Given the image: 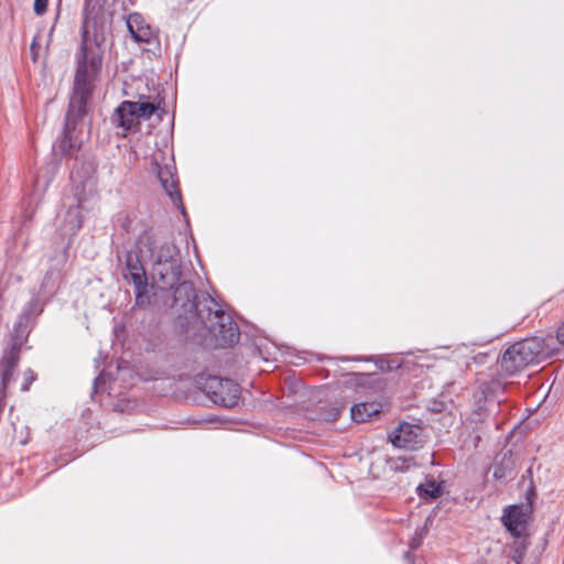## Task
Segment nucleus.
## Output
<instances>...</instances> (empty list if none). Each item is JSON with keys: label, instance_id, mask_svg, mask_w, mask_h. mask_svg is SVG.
Masks as SVG:
<instances>
[{"label": "nucleus", "instance_id": "20e7f679", "mask_svg": "<svg viewBox=\"0 0 564 564\" xmlns=\"http://www.w3.org/2000/svg\"><path fill=\"white\" fill-rule=\"evenodd\" d=\"M160 106L161 100L158 98L152 101L145 97H141L138 101H123L116 109L112 120L123 131H132L138 128L141 119H149Z\"/></svg>", "mask_w": 564, "mask_h": 564}, {"label": "nucleus", "instance_id": "aec40b11", "mask_svg": "<svg viewBox=\"0 0 564 564\" xmlns=\"http://www.w3.org/2000/svg\"><path fill=\"white\" fill-rule=\"evenodd\" d=\"M378 367L383 370V371H389V370H392V369H395L398 368L399 366L394 365L393 362L391 361H386V360H381L378 365Z\"/></svg>", "mask_w": 564, "mask_h": 564}, {"label": "nucleus", "instance_id": "f8f14e48", "mask_svg": "<svg viewBox=\"0 0 564 564\" xmlns=\"http://www.w3.org/2000/svg\"><path fill=\"white\" fill-rule=\"evenodd\" d=\"M381 404L376 402H362L351 406V417L355 422H366L381 412Z\"/></svg>", "mask_w": 564, "mask_h": 564}, {"label": "nucleus", "instance_id": "1a4fd4ad", "mask_svg": "<svg viewBox=\"0 0 564 564\" xmlns=\"http://www.w3.org/2000/svg\"><path fill=\"white\" fill-rule=\"evenodd\" d=\"M127 28L135 42L150 43L155 40V32L139 13H131L127 19Z\"/></svg>", "mask_w": 564, "mask_h": 564}, {"label": "nucleus", "instance_id": "f3484780", "mask_svg": "<svg viewBox=\"0 0 564 564\" xmlns=\"http://www.w3.org/2000/svg\"><path fill=\"white\" fill-rule=\"evenodd\" d=\"M35 380L34 372L31 369L24 371L22 391H28L32 382Z\"/></svg>", "mask_w": 564, "mask_h": 564}, {"label": "nucleus", "instance_id": "2eb2a0df", "mask_svg": "<svg viewBox=\"0 0 564 564\" xmlns=\"http://www.w3.org/2000/svg\"><path fill=\"white\" fill-rule=\"evenodd\" d=\"M130 279L135 288L137 302H139L142 295L145 294L148 290V281L144 269L137 270V272H132Z\"/></svg>", "mask_w": 564, "mask_h": 564}, {"label": "nucleus", "instance_id": "9b49d317", "mask_svg": "<svg viewBox=\"0 0 564 564\" xmlns=\"http://www.w3.org/2000/svg\"><path fill=\"white\" fill-rule=\"evenodd\" d=\"M158 175L161 182V185L165 193L170 196L174 204L181 203V195L176 188V181L174 178V174L169 166L160 167L158 171Z\"/></svg>", "mask_w": 564, "mask_h": 564}, {"label": "nucleus", "instance_id": "393cba45", "mask_svg": "<svg viewBox=\"0 0 564 564\" xmlns=\"http://www.w3.org/2000/svg\"><path fill=\"white\" fill-rule=\"evenodd\" d=\"M101 380V376H99L98 378H96L95 380V387L97 388L98 384H99V381Z\"/></svg>", "mask_w": 564, "mask_h": 564}, {"label": "nucleus", "instance_id": "6ab92c4d", "mask_svg": "<svg viewBox=\"0 0 564 564\" xmlns=\"http://www.w3.org/2000/svg\"><path fill=\"white\" fill-rule=\"evenodd\" d=\"M30 51H31V58H32V61L36 62L37 57H39V43H37L36 37L31 43Z\"/></svg>", "mask_w": 564, "mask_h": 564}, {"label": "nucleus", "instance_id": "f03ea898", "mask_svg": "<svg viewBox=\"0 0 564 564\" xmlns=\"http://www.w3.org/2000/svg\"><path fill=\"white\" fill-rule=\"evenodd\" d=\"M138 253L153 263L154 274L162 282V288H173L180 281L181 261L174 243L166 241L158 246L150 235L144 234L139 238Z\"/></svg>", "mask_w": 564, "mask_h": 564}, {"label": "nucleus", "instance_id": "5701e85b", "mask_svg": "<svg viewBox=\"0 0 564 564\" xmlns=\"http://www.w3.org/2000/svg\"><path fill=\"white\" fill-rule=\"evenodd\" d=\"M37 302L36 301H33L30 303V307H29V311H32L34 313H37L40 312L41 310L37 307Z\"/></svg>", "mask_w": 564, "mask_h": 564}, {"label": "nucleus", "instance_id": "6e6552de", "mask_svg": "<svg viewBox=\"0 0 564 564\" xmlns=\"http://www.w3.org/2000/svg\"><path fill=\"white\" fill-rule=\"evenodd\" d=\"M528 513L523 507L513 505L505 509L501 521L513 536H520L524 531Z\"/></svg>", "mask_w": 564, "mask_h": 564}, {"label": "nucleus", "instance_id": "dca6fc26", "mask_svg": "<svg viewBox=\"0 0 564 564\" xmlns=\"http://www.w3.org/2000/svg\"><path fill=\"white\" fill-rule=\"evenodd\" d=\"M139 256L133 259L132 254H128L127 257V268L129 270V275L132 274V272H137V270H142L143 267L140 263Z\"/></svg>", "mask_w": 564, "mask_h": 564}, {"label": "nucleus", "instance_id": "39448f33", "mask_svg": "<svg viewBox=\"0 0 564 564\" xmlns=\"http://www.w3.org/2000/svg\"><path fill=\"white\" fill-rule=\"evenodd\" d=\"M206 302L208 303L206 326L217 341L223 346L232 345L238 341V327L230 315L220 310L219 305L212 297H206Z\"/></svg>", "mask_w": 564, "mask_h": 564}, {"label": "nucleus", "instance_id": "f257e3e1", "mask_svg": "<svg viewBox=\"0 0 564 564\" xmlns=\"http://www.w3.org/2000/svg\"><path fill=\"white\" fill-rule=\"evenodd\" d=\"M107 32L106 20L93 14L90 10H86L66 129H68L73 117L82 116L85 112L86 102L101 72Z\"/></svg>", "mask_w": 564, "mask_h": 564}, {"label": "nucleus", "instance_id": "bb28decb", "mask_svg": "<svg viewBox=\"0 0 564 564\" xmlns=\"http://www.w3.org/2000/svg\"><path fill=\"white\" fill-rule=\"evenodd\" d=\"M198 314L200 315L202 318H204L203 311L200 308H198Z\"/></svg>", "mask_w": 564, "mask_h": 564}, {"label": "nucleus", "instance_id": "4468645a", "mask_svg": "<svg viewBox=\"0 0 564 564\" xmlns=\"http://www.w3.org/2000/svg\"><path fill=\"white\" fill-rule=\"evenodd\" d=\"M417 494L424 499H436L443 494V482L427 478L425 482L417 487Z\"/></svg>", "mask_w": 564, "mask_h": 564}, {"label": "nucleus", "instance_id": "423d86ee", "mask_svg": "<svg viewBox=\"0 0 564 564\" xmlns=\"http://www.w3.org/2000/svg\"><path fill=\"white\" fill-rule=\"evenodd\" d=\"M210 400L225 408L235 406L239 400V387L232 380L212 377L206 383Z\"/></svg>", "mask_w": 564, "mask_h": 564}, {"label": "nucleus", "instance_id": "0eeeda50", "mask_svg": "<svg viewBox=\"0 0 564 564\" xmlns=\"http://www.w3.org/2000/svg\"><path fill=\"white\" fill-rule=\"evenodd\" d=\"M421 437V427L408 422L399 424V426L390 434V440L395 447L413 449Z\"/></svg>", "mask_w": 564, "mask_h": 564}, {"label": "nucleus", "instance_id": "9d476101", "mask_svg": "<svg viewBox=\"0 0 564 564\" xmlns=\"http://www.w3.org/2000/svg\"><path fill=\"white\" fill-rule=\"evenodd\" d=\"M19 347H12L11 350L6 354L0 362V377L3 388L9 384L13 372L19 362Z\"/></svg>", "mask_w": 564, "mask_h": 564}, {"label": "nucleus", "instance_id": "a211bd4d", "mask_svg": "<svg viewBox=\"0 0 564 564\" xmlns=\"http://www.w3.org/2000/svg\"><path fill=\"white\" fill-rule=\"evenodd\" d=\"M48 0H34V12L42 15L46 12Z\"/></svg>", "mask_w": 564, "mask_h": 564}, {"label": "nucleus", "instance_id": "412c9836", "mask_svg": "<svg viewBox=\"0 0 564 564\" xmlns=\"http://www.w3.org/2000/svg\"><path fill=\"white\" fill-rule=\"evenodd\" d=\"M367 378H368V375L354 373V375L351 376L350 381H352V380H354V381L356 382V384H362V383H364V381H365Z\"/></svg>", "mask_w": 564, "mask_h": 564}, {"label": "nucleus", "instance_id": "a878e982", "mask_svg": "<svg viewBox=\"0 0 564 564\" xmlns=\"http://www.w3.org/2000/svg\"><path fill=\"white\" fill-rule=\"evenodd\" d=\"M494 476L497 477V478L501 477V475H499V473L497 470H495Z\"/></svg>", "mask_w": 564, "mask_h": 564}, {"label": "nucleus", "instance_id": "ddd939ff", "mask_svg": "<svg viewBox=\"0 0 564 564\" xmlns=\"http://www.w3.org/2000/svg\"><path fill=\"white\" fill-rule=\"evenodd\" d=\"M83 225V217L79 205L70 207L66 212L64 225L62 227L63 235L73 236L75 235Z\"/></svg>", "mask_w": 564, "mask_h": 564}, {"label": "nucleus", "instance_id": "b1692460", "mask_svg": "<svg viewBox=\"0 0 564 564\" xmlns=\"http://www.w3.org/2000/svg\"><path fill=\"white\" fill-rule=\"evenodd\" d=\"M52 274L47 275L45 278V281L43 282V286L46 288L47 286V283H48V280L51 279Z\"/></svg>", "mask_w": 564, "mask_h": 564}, {"label": "nucleus", "instance_id": "7ed1b4c3", "mask_svg": "<svg viewBox=\"0 0 564 564\" xmlns=\"http://www.w3.org/2000/svg\"><path fill=\"white\" fill-rule=\"evenodd\" d=\"M553 355L554 349L549 346L546 339L539 337L525 338L513 344L505 351L501 358V369L511 376Z\"/></svg>", "mask_w": 564, "mask_h": 564}, {"label": "nucleus", "instance_id": "4be33fe9", "mask_svg": "<svg viewBox=\"0 0 564 564\" xmlns=\"http://www.w3.org/2000/svg\"><path fill=\"white\" fill-rule=\"evenodd\" d=\"M556 338L561 345H564V322L561 324V326L557 329Z\"/></svg>", "mask_w": 564, "mask_h": 564}]
</instances>
